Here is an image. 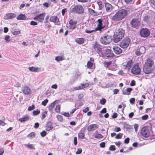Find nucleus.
Masks as SVG:
<instances>
[{
  "label": "nucleus",
  "instance_id": "nucleus-1",
  "mask_svg": "<svg viewBox=\"0 0 155 155\" xmlns=\"http://www.w3.org/2000/svg\"><path fill=\"white\" fill-rule=\"evenodd\" d=\"M127 10L123 9L117 11L113 16L112 19L114 22L121 20L127 16Z\"/></svg>",
  "mask_w": 155,
  "mask_h": 155
},
{
  "label": "nucleus",
  "instance_id": "nucleus-2",
  "mask_svg": "<svg viewBox=\"0 0 155 155\" xmlns=\"http://www.w3.org/2000/svg\"><path fill=\"white\" fill-rule=\"evenodd\" d=\"M154 62L152 59L149 58L146 61L143 68L144 72L146 74L150 73L153 70Z\"/></svg>",
  "mask_w": 155,
  "mask_h": 155
},
{
  "label": "nucleus",
  "instance_id": "nucleus-3",
  "mask_svg": "<svg viewBox=\"0 0 155 155\" xmlns=\"http://www.w3.org/2000/svg\"><path fill=\"white\" fill-rule=\"evenodd\" d=\"M71 12L74 14H82L84 12V9L80 5L71 6L70 9Z\"/></svg>",
  "mask_w": 155,
  "mask_h": 155
},
{
  "label": "nucleus",
  "instance_id": "nucleus-4",
  "mask_svg": "<svg viewBox=\"0 0 155 155\" xmlns=\"http://www.w3.org/2000/svg\"><path fill=\"white\" fill-rule=\"evenodd\" d=\"M124 31L122 29L118 30L114 36V41L117 43L120 41L124 37Z\"/></svg>",
  "mask_w": 155,
  "mask_h": 155
},
{
  "label": "nucleus",
  "instance_id": "nucleus-5",
  "mask_svg": "<svg viewBox=\"0 0 155 155\" xmlns=\"http://www.w3.org/2000/svg\"><path fill=\"white\" fill-rule=\"evenodd\" d=\"M141 17V15L139 13V15L137 18H134L132 19L131 21V26L136 28H138L140 25V18Z\"/></svg>",
  "mask_w": 155,
  "mask_h": 155
},
{
  "label": "nucleus",
  "instance_id": "nucleus-6",
  "mask_svg": "<svg viewBox=\"0 0 155 155\" xmlns=\"http://www.w3.org/2000/svg\"><path fill=\"white\" fill-rule=\"evenodd\" d=\"M130 42V39L129 38L126 37L122 40L120 43V46L122 48H127Z\"/></svg>",
  "mask_w": 155,
  "mask_h": 155
},
{
  "label": "nucleus",
  "instance_id": "nucleus-7",
  "mask_svg": "<svg viewBox=\"0 0 155 155\" xmlns=\"http://www.w3.org/2000/svg\"><path fill=\"white\" fill-rule=\"evenodd\" d=\"M150 130L149 127H143L141 129V134L145 137H148L150 134Z\"/></svg>",
  "mask_w": 155,
  "mask_h": 155
},
{
  "label": "nucleus",
  "instance_id": "nucleus-8",
  "mask_svg": "<svg viewBox=\"0 0 155 155\" xmlns=\"http://www.w3.org/2000/svg\"><path fill=\"white\" fill-rule=\"evenodd\" d=\"M131 73L137 75L140 72L141 69L138 64H134L131 70Z\"/></svg>",
  "mask_w": 155,
  "mask_h": 155
},
{
  "label": "nucleus",
  "instance_id": "nucleus-9",
  "mask_svg": "<svg viewBox=\"0 0 155 155\" xmlns=\"http://www.w3.org/2000/svg\"><path fill=\"white\" fill-rule=\"evenodd\" d=\"M112 40V38L111 36L107 35L101 38L100 41L103 44L107 45Z\"/></svg>",
  "mask_w": 155,
  "mask_h": 155
},
{
  "label": "nucleus",
  "instance_id": "nucleus-10",
  "mask_svg": "<svg viewBox=\"0 0 155 155\" xmlns=\"http://www.w3.org/2000/svg\"><path fill=\"white\" fill-rule=\"evenodd\" d=\"M101 54L103 56L108 58L111 57L113 55L110 49L106 48L103 49L102 51Z\"/></svg>",
  "mask_w": 155,
  "mask_h": 155
},
{
  "label": "nucleus",
  "instance_id": "nucleus-11",
  "mask_svg": "<svg viewBox=\"0 0 155 155\" xmlns=\"http://www.w3.org/2000/svg\"><path fill=\"white\" fill-rule=\"evenodd\" d=\"M150 33L149 30L147 28H142L140 31V35L142 37L146 38L148 37Z\"/></svg>",
  "mask_w": 155,
  "mask_h": 155
},
{
  "label": "nucleus",
  "instance_id": "nucleus-12",
  "mask_svg": "<svg viewBox=\"0 0 155 155\" xmlns=\"http://www.w3.org/2000/svg\"><path fill=\"white\" fill-rule=\"evenodd\" d=\"M45 16V13H43L39 15H36L34 18V19L40 22H42L44 20Z\"/></svg>",
  "mask_w": 155,
  "mask_h": 155
},
{
  "label": "nucleus",
  "instance_id": "nucleus-13",
  "mask_svg": "<svg viewBox=\"0 0 155 155\" xmlns=\"http://www.w3.org/2000/svg\"><path fill=\"white\" fill-rule=\"evenodd\" d=\"M22 91L24 94L27 95L29 94L31 91V90L29 87L26 85L22 86Z\"/></svg>",
  "mask_w": 155,
  "mask_h": 155
},
{
  "label": "nucleus",
  "instance_id": "nucleus-14",
  "mask_svg": "<svg viewBox=\"0 0 155 155\" xmlns=\"http://www.w3.org/2000/svg\"><path fill=\"white\" fill-rule=\"evenodd\" d=\"M16 14L14 13H8L7 14L4 16V19L6 20L8 19H12L16 16Z\"/></svg>",
  "mask_w": 155,
  "mask_h": 155
},
{
  "label": "nucleus",
  "instance_id": "nucleus-15",
  "mask_svg": "<svg viewBox=\"0 0 155 155\" xmlns=\"http://www.w3.org/2000/svg\"><path fill=\"white\" fill-rule=\"evenodd\" d=\"M133 63V61L132 60H130L127 62V64L125 65H123V68L124 69H127L129 71L130 70L131 66Z\"/></svg>",
  "mask_w": 155,
  "mask_h": 155
},
{
  "label": "nucleus",
  "instance_id": "nucleus-16",
  "mask_svg": "<svg viewBox=\"0 0 155 155\" xmlns=\"http://www.w3.org/2000/svg\"><path fill=\"white\" fill-rule=\"evenodd\" d=\"M86 130L85 127L81 129L80 132L78 134V138L82 139L84 138L85 134L84 133Z\"/></svg>",
  "mask_w": 155,
  "mask_h": 155
},
{
  "label": "nucleus",
  "instance_id": "nucleus-17",
  "mask_svg": "<svg viewBox=\"0 0 155 155\" xmlns=\"http://www.w3.org/2000/svg\"><path fill=\"white\" fill-rule=\"evenodd\" d=\"M77 23L76 21H74L72 19H71L69 22L70 25V28L72 29H74L76 28V25Z\"/></svg>",
  "mask_w": 155,
  "mask_h": 155
},
{
  "label": "nucleus",
  "instance_id": "nucleus-18",
  "mask_svg": "<svg viewBox=\"0 0 155 155\" xmlns=\"http://www.w3.org/2000/svg\"><path fill=\"white\" fill-rule=\"evenodd\" d=\"M98 127V126L96 124H92L88 126L87 129L89 131H93L97 129Z\"/></svg>",
  "mask_w": 155,
  "mask_h": 155
},
{
  "label": "nucleus",
  "instance_id": "nucleus-19",
  "mask_svg": "<svg viewBox=\"0 0 155 155\" xmlns=\"http://www.w3.org/2000/svg\"><path fill=\"white\" fill-rule=\"evenodd\" d=\"M93 48L97 52H102V48L101 46L97 43H95L93 45Z\"/></svg>",
  "mask_w": 155,
  "mask_h": 155
},
{
  "label": "nucleus",
  "instance_id": "nucleus-20",
  "mask_svg": "<svg viewBox=\"0 0 155 155\" xmlns=\"http://www.w3.org/2000/svg\"><path fill=\"white\" fill-rule=\"evenodd\" d=\"M102 21L101 19H100L98 20L97 21L98 22L97 26L95 28L96 30H100L102 29L103 28V27L102 26Z\"/></svg>",
  "mask_w": 155,
  "mask_h": 155
},
{
  "label": "nucleus",
  "instance_id": "nucleus-21",
  "mask_svg": "<svg viewBox=\"0 0 155 155\" xmlns=\"http://www.w3.org/2000/svg\"><path fill=\"white\" fill-rule=\"evenodd\" d=\"M113 49L114 52L117 54H120L122 51L121 48L117 46L113 47Z\"/></svg>",
  "mask_w": 155,
  "mask_h": 155
},
{
  "label": "nucleus",
  "instance_id": "nucleus-22",
  "mask_svg": "<svg viewBox=\"0 0 155 155\" xmlns=\"http://www.w3.org/2000/svg\"><path fill=\"white\" fill-rule=\"evenodd\" d=\"M50 20L51 21L53 22L56 24L59 22V19L57 16H52L50 18Z\"/></svg>",
  "mask_w": 155,
  "mask_h": 155
},
{
  "label": "nucleus",
  "instance_id": "nucleus-23",
  "mask_svg": "<svg viewBox=\"0 0 155 155\" xmlns=\"http://www.w3.org/2000/svg\"><path fill=\"white\" fill-rule=\"evenodd\" d=\"M30 117L28 116H25L22 118H20L18 119V121L21 123H22L27 121H28L30 119Z\"/></svg>",
  "mask_w": 155,
  "mask_h": 155
},
{
  "label": "nucleus",
  "instance_id": "nucleus-24",
  "mask_svg": "<svg viewBox=\"0 0 155 155\" xmlns=\"http://www.w3.org/2000/svg\"><path fill=\"white\" fill-rule=\"evenodd\" d=\"M16 18L18 20H24L26 19L27 17L25 15L21 14L17 17Z\"/></svg>",
  "mask_w": 155,
  "mask_h": 155
},
{
  "label": "nucleus",
  "instance_id": "nucleus-25",
  "mask_svg": "<svg viewBox=\"0 0 155 155\" xmlns=\"http://www.w3.org/2000/svg\"><path fill=\"white\" fill-rule=\"evenodd\" d=\"M53 128L52 124L50 122L48 123L46 126V130L47 131H49L52 129Z\"/></svg>",
  "mask_w": 155,
  "mask_h": 155
},
{
  "label": "nucleus",
  "instance_id": "nucleus-26",
  "mask_svg": "<svg viewBox=\"0 0 155 155\" xmlns=\"http://www.w3.org/2000/svg\"><path fill=\"white\" fill-rule=\"evenodd\" d=\"M87 66L88 68L90 69L94 68H95V65H94L93 63L90 61L87 62Z\"/></svg>",
  "mask_w": 155,
  "mask_h": 155
},
{
  "label": "nucleus",
  "instance_id": "nucleus-27",
  "mask_svg": "<svg viewBox=\"0 0 155 155\" xmlns=\"http://www.w3.org/2000/svg\"><path fill=\"white\" fill-rule=\"evenodd\" d=\"M152 17L150 15H145L143 18V20L146 21H148L151 20Z\"/></svg>",
  "mask_w": 155,
  "mask_h": 155
},
{
  "label": "nucleus",
  "instance_id": "nucleus-28",
  "mask_svg": "<svg viewBox=\"0 0 155 155\" xmlns=\"http://www.w3.org/2000/svg\"><path fill=\"white\" fill-rule=\"evenodd\" d=\"M55 102L56 101H54L50 104L48 107L49 110L51 111L53 109L55 105Z\"/></svg>",
  "mask_w": 155,
  "mask_h": 155
},
{
  "label": "nucleus",
  "instance_id": "nucleus-29",
  "mask_svg": "<svg viewBox=\"0 0 155 155\" xmlns=\"http://www.w3.org/2000/svg\"><path fill=\"white\" fill-rule=\"evenodd\" d=\"M75 41L79 44H82L84 42V39L83 38H77L75 40Z\"/></svg>",
  "mask_w": 155,
  "mask_h": 155
},
{
  "label": "nucleus",
  "instance_id": "nucleus-30",
  "mask_svg": "<svg viewBox=\"0 0 155 155\" xmlns=\"http://www.w3.org/2000/svg\"><path fill=\"white\" fill-rule=\"evenodd\" d=\"M105 6L107 11H110L111 9L112 6L111 4L108 3H106L105 4Z\"/></svg>",
  "mask_w": 155,
  "mask_h": 155
},
{
  "label": "nucleus",
  "instance_id": "nucleus-31",
  "mask_svg": "<svg viewBox=\"0 0 155 155\" xmlns=\"http://www.w3.org/2000/svg\"><path fill=\"white\" fill-rule=\"evenodd\" d=\"M109 69L110 70L115 71L117 69V66L115 64H113L110 67Z\"/></svg>",
  "mask_w": 155,
  "mask_h": 155
},
{
  "label": "nucleus",
  "instance_id": "nucleus-32",
  "mask_svg": "<svg viewBox=\"0 0 155 155\" xmlns=\"http://www.w3.org/2000/svg\"><path fill=\"white\" fill-rule=\"evenodd\" d=\"M28 69L30 71L32 72H37L38 69V68L34 67H29Z\"/></svg>",
  "mask_w": 155,
  "mask_h": 155
},
{
  "label": "nucleus",
  "instance_id": "nucleus-33",
  "mask_svg": "<svg viewBox=\"0 0 155 155\" xmlns=\"http://www.w3.org/2000/svg\"><path fill=\"white\" fill-rule=\"evenodd\" d=\"M139 50L140 51V53L142 54L144 53L145 51V49L143 46L140 47L139 48Z\"/></svg>",
  "mask_w": 155,
  "mask_h": 155
},
{
  "label": "nucleus",
  "instance_id": "nucleus-34",
  "mask_svg": "<svg viewBox=\"0 0 155 155\" xmlns=\"http://www.w3.org/2000/svg\"><path fill=\"white\" fill-rule=\"evenodd\" d=\"M35 134L34 132H32L27 136V137L30 138H32L35 136Z\"/></svg>",
  "mask_w": 155,
  "mask_h": 155
},
{
  "label": "nucleus",
  "instance_id": "nucleus-35",
  "mask_svg": "<svg viewBox=\"0 0 155 155\" xmlns=\"http://www.w3.org/2000/svg\"><path fill=\"white\" fill-rule=\"evenodd\" d=\"M111 62L104 61L103 63L104 66L105 67L107 68L111 64Z\"/></svg>",
  "mask_w": 155,
  "mask_h": 155
},
{
  "label": "nucleus",
  "instance_id": "nucleus-36",
  "mask_svg": "<svg viewBox=\"0 0 155 155\" xmlns=\"http://www.w3.org/2000/svg\"><path fill=\"white\" fill-rule=\"evenodd\" d=\"M55 59L57 61H59L63 60L64 59L62 57L58 56L55 57Z\"/></svg>",
  "mask_w": 155,
  "mask_h": 155
},
{
  "label": "nucleus",
  "instance_id": "nucleus-37",
  "mask_svg": "<svg viewBox=\"0 0 155 155\" xmlns=\"http://www.w3.org/2000/svg\"><path fill=\"white\" fill-rule=\"evenodd\" d=\"M135 54L137 56L140 55L142 54L140 53V51L139 50V47L137 48L135 50Z\"/></svg>",
  "mask_w": 155,
  "mask_h": 155
},
{
  "label": "nucleus",
  "instance_id": "nucleus-38",
  "mask_svg": "<svg viewBox=\"0 0 155 155\" xmlns=\"http://www.w3.org/2000/svg\"><path fill=\"white\" fill-rule=\"evenodd\" d=\"M25 146H27L28 148H29L30 149H35V148L33 146V145L32 144H25Z\"/></svg>",
  "mask_w": 155,
  "mask_h": 155
},
{
  "label": "nucleus",
  "instance_id": "nucleus-39",
  "mask_svg": "<svg viewBox=\"0 0 155 155\" xmlns=\"http://www.w3.org/2000/svg\"><path fill=\"white\" fill-rule=\"evenodd\" d=\"M132 90V89L131 88H127L126 89V91H127V93H124L123 92V94L129 95L130 94V92Z\"/></svg>",
  "mask_w": 155,
  "mask_h": 155
},
{
  "label": "nucleus",
  "instance_id": "nucleus-40",
  "mask_svg": "<svg viewBox=\"0 0 155 155\" xmlns=\"http://www.w3.org/2000/svg\"><path fill=\"white\" fill-rule=\"evenodd\" d=\"M55 110L57 113H59L60 110V106L59 105H57L55 108Z\"/></svg>",
  "mask_w": 155,
  "mask_h": 155
},
{
  "label": "nucleus",
  "instance_id": "nucleus-41",
  "mask_svg": "<svg viewBox=\"0 0 155 155\" xmlns=\"http://www.w3.org/2000/svg\"><path fill=\"white\" fill-rule=\"evenodd\" d=\"M58 120L60 121H62L63 120V118L62 116L58 115L56 116Z\"/></svg>",
  "mask_w": 155,
  "mask_h": 155
},
{
  "label": "nucleus",
  "instance_id": "nucleus-42",
  "mask_svg": "<svg viewBox=\"0 0 155 155\" xmlns=\"http://www.w3.org/2000/svg\"><path fill=\"white\" fill-rule=\"evenodd\" d=\"M106 102V100L105 98H102L100 101V103L102 105H104Z\"/></svg>",
  "mask_w": 155,
  "mask_h": 155
},
{
  "label": "nucleus",
  "instance_id": "nucleus-43",
  "mask_svg": "<svg viewBox=\"0 0 155 155\" xmlns=\"http://www.w3.org/2000/svg\"><path fill=\"white\" fill-rule=\"evenodd\" d=\"M103 136L100 134H97L94 135V137L96 138H101L103 137Z\"/></svg>",
  "mask_w": 155,
  "mask_h": 155
},
{
  "label": "nucleus",
  "instance_id": "nucleus-44",
  "mask_svg": "<svg viewBox=\"0 0 155 155\" xmlns=\"http://www.w3.org/2000/svg\"><path fill=\"white\" fill-rule=\"evenodd\" d=\"M123 135V134H122L119 133L115 137V138L117 139H121Z\"/></svg>",
  "mask_w": 155,
  "mask_h": 155
},
{
  "label": "nucleus",
  "instance_id": "nucleus-45",
  "mask_svg": "<svg viewBox=\"0 0 155 155\" xmlns=\"http://www.w3.org/2000/svg\"><path fill=\"white\" fill-rule=\"evenodd\" d=\"M113 85L114 84L112 83H108L106 85L105 87L106 88L111 87H113Z\"/></svg>",
  "mask_w": 155,
  "mask_h": 155
},
{
  "label": "nucleus",
  "instance_id": "nucleus-46",
  "mask_svg": "<svg viewBox=\"0 0 155 155\" xmlns=\"http://www.w3.org/2000/svg\"><path fill=\"white\" fill-rule=\"evenodd\" d=\"M40 113V111L37 110H34L33 112V114L34 115H37Z\"/></svg>",
  "mask_w": 155,
  "mask_h": 155
},
{
  "label": "nucleus",
  "instance_id": "nucleus-47",
  "mask_svg": "<svg viewBox=\"0 0 155 155\" xmlns=\"http://www.w3.org/2000/svg\"><path fill=\"white\" fill-rule=\"evenodd\" d=\"M109 149L111 151L115 150L116 149L115 146L113 145H111L109 147Z\"/></svg>",
  "mask_w": 155,
  "mask_h": 155
},
{
  "label": "nucleus",
  "instance_id": "nucleus-48",
  "mask_svg": "<svg viewBox=\"0 0 155 155\" xmlns=\"http://www.w3.org/2000/svg\"><path fill=\"white\" fill-rule=\"evenodd\" d=\"M48 99H45L44 101H43L41 102V104L44 106H45L46 104L48 102Z\"/></svg>",
  "mask_w": 155,
  "mask_h": 155
},
{
  "label": "nucleus",
  "instance_id": "nucleus-49",
  "mask_svg": "<svg viewBox=\"0 0 155 155\" xmlns=\"http://www.w3.org/2000/svg\"><path fill=\"white\" fill-rule=\"evenodd\" d=\"M47 112L45 111L43 112L42 114V117H41V119L43 120L44 119L45 117V114H47Z\"/></svg>",
  "mask_w": 155,
  "mask_h": 155
},
{
  "label": "nucleus",
  "instance_id": "nucleus-50",
  "mask_svg": "<svg viewBox=\"0 0 155 155\" xmlns=\"http://www.w3.org/2000/svg\"><path fill=\"white\" fill-rule=\"evenodd\" d=\"M89 11L91 15H95V11L94 10L90 8L89 9Z\"/></svg>",
  "mask_w": 155,
  "mask_h": 155
},
{
  "label": "nucleus",
  "instance_id": "nucleus-51",
  "mask_svg": "<svg viewBox=\"0 0 155 155\" xmlns=\"http://www.w3.org/2000/svg\"><path fill=\"white\" fill-rule=\"evenodd\" d=\"M10 36L8 35H6L5 36V39L7 42H10V40L9 39Z\"/></svg>",
  "mask_w": 155,
  "mask_h": 155
},
{
  "label": "nucleus",
  "instance_id": "nucleus-52",
  "mask_svg": "<svg viewBox=\"0 0 155 155\" xmlns=\"http://www.w3.org/2000/svg\"><path fill=\"white\" fill-rule=\"evenodd\" d=\"M20 33V31H15L12 32V34L15 35H17Z\"/></svg>",
  "mask_w": 155,
  "mask_h": 155
},
{
  "label": "nucleus",
  "instance_id": "nucleus-53",
  "mask_svg": "<svg viewBox=\"0 0 155 155\" xmlns=\"http://www.w3.org/2000/svg\"><path fill=\"white\" fill-rule=\"evenodd\" d=\"M35 107L34 105H32L31 106H30L28 108V110L31 111L34 109Z\"/></svg>",
  "mask_w": 155,
  "mask_h": 155
},
{
  "label": "nucleus",
  "instance_id": "nucleus-54",
  "mask_svg": "<svg viewBox=\"0 0 155 155\" xmlns=\"http://www.w3.org/2000/svg\"><path fill=\"white\" fill-rule=\"evenodd\" d=\"M120 130L121 129L120 128L117 127H116L114 129V131L117 132L120 131Z\"/></svg>",
  "mask_w": 155,
  "mask_h": 155
},
{
  "label": "nucleus",
  "instance_id": "nucleus-55",
  "mask_svg": "<svg viewBox=\"0 0 155 155\" xmlns=\"http://www.w3.org/2000/svg\"><path fill=\"white\" fill-rule=\"evenodd\" d=\"M97 30H96V29L95 30H89L87 29H86L85 30V32L87 33H91L92 32H95Z\"/></svg>",
  "mask_w": 155,
  "mask_h": 155
},
{
  "label": "nucleus",
  "instance_id": "nucleus-56",
  "mask_svg": "<svg viewBox=\"0 0 155 155\" xmlns=\"http://www.w3.org/2000/svg\"><path fill=\"white\" fill-rule=\"evenodd\" d=\"M148 117V116L146 114V115H145L142 116V119L143 120H145L147 119Z\"/></svg>",
  "mask_w": 155,
  "mask_h": 155
},
{
  "label": "nucleus",
  "instance_id": "nucleus-57",
  "mask_svg": "<svg viewBox=\"0 0 155 155\" xmlns=\"http://www.w3.org/2000/svg\"><path fill=\"white\" fill-rule=\"evenodd\" d=\"M83 88V87H82L81 86H78L75 87H74V89L75 90H80L82 89Z\"/></svg>",
  "mask_w": 155,
  "mask_h": 155
},
{
  "label": "nucleus",
  "instance_id": "nucleus-58",
  "mask_svg": "<svg viewBox=\"0 0 155 155\" xmlns=\"http://www.w3.org/2000/svg\"><path fill=\"white\" fill-rule=\"evenodd\" d=\"M82 152V149L81 148L78 149L77 151H76V153L77 154H79L81 153Z\"/></svg>",
  "mask_w": 155,
  "mask_h": 155
},
{
  "label": "nucleus",
  "instance_id": "nucleus-59",
  "mask_svg": "<svg viewBox=\"0 0 155 155\" xmlns=\"http://www.w3.org/2000/svg\"><path fill=\"white\" fill-rule=\"evenodd\" d=\"M81 85L82 86H81L83 87V88H84L88 87L89 84L88 83H86L84 84H81Z\"/></svg>",
  "mask_w": 155,
  "mask_h": 155
},
{
  "label": "nucleus",
  "instance_id": "nucleus-60",
  "mask_svg": "<svg viewBox=\"0 0 155 155\" xmlns=\"http://www.w3.org/2000/svg\"><path fill=\"white\" fill-rule=\"evenodd\" d=\"M38 23L37 22H36L34 21H31L30 22V25H37Z\"/></svg>",
  "mask_w": 155,
  "mask_h": 155
},
{
  "label": "nucleus",
  "instance_id": "nucleus-61",
  "mask_svg": "<svg viewBox=\"0 0 155 155\" xmlns=\"http://www.w3.org/2000/svg\"><path fill=\"white\" fill-rule=\"evenodd\" d=\"M97 4L99 5V9H101L102 8V5L101 2H99L97 3Z\"/></svg>",
  "mask_w": 155,
  "mask_h": 155
},
{
  "label": "nucleus",
  "instance_id": "nucleus-62",
  "mask_svg": "<svg viewBox=\"0 0 155 155\" xmlns=\"http://www.w3.org/2000/svg\"><path fill=\"white\" fill-rule=\"evenodd\" d=\"M134 127L135 130V131H137V128L138 127V125L137 124H135L134 125Z\"/></svg>",
  "mask_w": 155,
  "mask_h": 155
},
{
  "label": "nucleus",
  "instance_id": "nucleus-63",
  "mask_svg": "<svg viewBox=\"0 0 155 155\" xmlns=\"http://www.w3.org/2000/svg\"><path fill=\"white\" fill-rule=\"evenodd\" d=\"M46 134V132L45 131H43L41 133V135L42 137H44Z\"/></svg>",
  "mask_w": 155,
  "mask_h": 155
},
{
  "label": "nucleus",
  "instance_id": "nucleus-64",
  "mask_svg": "<svg viewBox=\"0 0 155 155\" xmlns=\"http://www.w3.org/2000/svg\"><path fill=\"white\" fill-rule=\"evenodd\" d=\"M78 98H79V99H82V98L83 97V95L82 94V93H81V94H80L78 95Z\"/></svg>",
  "mask_w": 155,
  "mask_h": 155
}]
</instances>
